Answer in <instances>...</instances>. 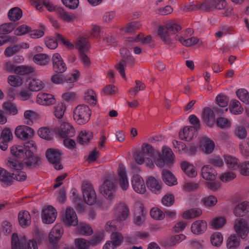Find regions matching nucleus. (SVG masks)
<instances>
[{"label":"nucleus","mask_w":249,"mask_h":249,"mask_svg":"<svg viewBox=\"0 0 249 249\" xmlns=\"http://www.w3.org/2000/svg\"><path fill=\"white\" fill-rule=\"evenodd\" d=\"M36 150V146L33 141L25 142L23 146L16 145L11 147V153L15 158H10L7 165L15 170L13 173H11L12 182L14 179L22 181L26 178V174L21 171L23 165L20 161H22L28 167H36L39 165L40 158L34 155Z\"/></svg>","instance_id":"1"},{"label":"nucleus","mask_w":249,"mask_h":249,"mask_svg":"<svg viewBox=\"0 0 249 249\" xmlns=\"http://www.w3.org/2000/svg\"><path fill=\"white\" fill-rule=\"evenodd\" d=\"M181 30V27L177 22L171 21L165 25H160L158 30V34L161 40L166 45L175 46V40H178L181 44L186 47H190L196 44L198 42L196 37H191L184 39L182 36L176 35L174 37L171 36Z\"/></svg>","instance_id":"2"},{"label":"nucleus","mask_w":249,"mask_h":249,"mask_svg":"<svg viewBox=\"0 0 249 249\" xmlns=\"http://www.w3.org/2000/svg\"><path fill=\"white\" fill-rule=\"evenodd\" d=\"M155 152L150 144H143L141 150H136L133 154L134 159L137 163L142 165L145 159H147L150 168L154 166L151 158H154Z\"/></svg>","instance_id":"3"},{"label":"nucleus","mask_w":249,"mask_h":249,"mask_svg":"<svg viewBox=\"0 0 249 249\" xmlns=\"http://www.w3.org/2000/svg\"><path fill=\"white\" fill-rule=\"evenodd\" d=\"M36 7L38 10H40L44 6L50 12L55 11L60 18L65 21L71 22L73 19L72 15L66 12L61 7L54 6L48 0H36Z\"/></svg>","instance_id":"4"},{"label":"nucleus","mask_w":249,"mask_h":249,"mask_svg":"<svg viewBox=\"0 0 249 249\" xmlns=\"http://www.w3.org/2000/svg\"><path fill=\"white\" fill-rule=\"evenodd\" d=\"M11 244L12 249H38L36 241L29 240L27 242V239L25 236L18 237L16 233L12 235Z\"/></svg>","instance_id":"5"},{"label":"nucleus","mask_w":249,"mask_h":249,"mask_svg":"<svg viewBox=\"0 0 249 249\" xmlns=\"http://www.w3.org/2000/svg\"><path fill=\"white\" fill-rule=\"evenodd\" d=\"M73 115L74 120L78 124H84L89 120L91 110L87 105H79L74 108Z\"/></svg>","instance_id":"6"},{"label":"nucleus","mask_w":249,"mask_h":249,"mask_svg":"<svg viewBox=\"0 0 249 249\" xmlns=\"http://www.w3.org/2000/svg\"><path fill=\"white\" fill-rule=\"evenodd\" d=\"M75 46L79 51L80 58L85 67H89L90 64V61L88 56L85 54L89 47L90 44L88 39L84 37H80L75 42Z\"/></svg>","instance_id":"7"},{"label":"nucleus","mask_w":249,"mask_h":249,"mask_svg":"<svg viewBox=\"0 0 249 249\" xmlns=\"http://www.w3.org/2000/svg\"><path fill=\"white\" fill-rule=\"evenodd\" d=\"M83 198L85 202L89 205H93L96 201L97 196L93 186L89 183L84 182L82 185Z\"/></svg>","instance_id":"8"},{"label":"nucleus","mask_w":249,"mask_h":249,"mask_svg":"<svg viewBox=\"0 0 249 249\" xmlns=\"http://www.w3.org/2000/svg\"><path fill=\"white\" fill-rule=\"evenodd\" d=\"M61 155V152L60 150L52 148L47 150L46 152V156L48 161L53 164L54 168L57 170L63 168L60 162Z\"/></svg>","instance_id":"9"},{"label":"nucleus","mask_w":249,"mask_h":249,"mask_svg":"<svg viewBox=\"0 0 249 249\" xmlns=\"http://www.w3.org/2000/svg\"><path fill=\"white\" fill-rule=\"evenodd\" d=\"M120 53L123 56V59L122 61L120 62L116 65V68L120 73L121 76L123 78H125V74L124 66L126 65V63L127 62L130 63H133L134 60L131 56H129V52L126 49H121Z\"/></svg>","instance_id":"10"},{"label":"nucleus","mask_w":249,"mask_h":249,"mask_svg":"<svg viewBox=\"0 0 249 249\" xmlns=\"http://www.w3.org/2000/svg\"><path fill=\"white\" fill-rule=\"evenodd\" d=\"M115 190V183L110 179L105 180L100 188L101 194L109 200L113 199Z\"/></svg>","instance_id":"11"},{"label":"nucleus","mask_w":249,"mask_h":249,"mask_svg":"<svg viewBox=\"0 0 249 249\" xmlns=\"http://www.w3.org/2000/svg\"><path fill=\"white\" fill-rule=\"evenodd\" d=\"M173 144L176 152L180 154H186L188 155H195L196 152V149L195 145L191 144L189 147L182 142L174 140L173 141Z\"/></svg>","instance_id":"12"},{"label":"nucleus","mask_w":249,"mask_h":249,"mask_svg":"<svg viewBox=\"0 0 249 249\" xmlns=\"http://www.w3.org/2000/svg\"><path fill=\"white\" fill-rule=\"evenodd\" d=\"M56 216V210L51 206H47L42 212V221L45 224H49L53 223L55 221Z\"/></svg>","instance_id":"13"},{"label":"nucleus","mask_w":249,"mask_h":249,"mask_svg":"<svg viewBox=\"0 0 249 249\" xmlns=\"http://www.w3.org/2000/svg\"><path fill=\"white\" fill-rule=\"evenodd\" d=\"M131 184L135 192L140 194H143L146 190L143 178L139 175H133L131 179Z\"/></svg>","instance_id":"14"},{"label":"nucleus","mask_w":249,"mask_h":249,"mask_svg":"<svg viewBox=\"0 0 249 249\" xmlns=\"http://www.w3.org/2000/svg\"><path fill=\"white\" fill-rule=\"evenodd\" d=\"M234 228L241 238L244 239L247 236L249 228L247 222L243 219H240L235 221Z\"/></svg>","instance_id":"15"},{"label":"nucleus","mask_w":249,"mask_h":249,"mask_svg":"<svg viewBox=\"0 0 249 249\" xmlns=\"http://www.w3.org/2000/svg\"><path fill=\"white\" fill-rule=\"evenodd\" d=\"M119 184L123 190H126L129 187V182L125 168L124 165L120 164L118 170Z\"/></svg>","instance_id":"16"},{"label":"nucleus","mask_w":249,"mask_h":249,"mask_svg":"<svg viewBox=\"0 0 249 249\" xmlns=\"http://www.w3.org/2000/svg\"><path fill=\"white\" fill-rule=\"evenodd\" d=\"M197 131L192 126H185L179 132V137L182 140L190 141L196 137Z\"/></svg>","instance_id":"17"},{"label":"nucleus","mask_w":249,"mask_h":249,"mask_svg":"<svg viewBox=\"0 0 249 249\" xmlns=\"http://www.w3.org/2000/svg\"><path fill=\"white\" fill-rule=\"evenodd\" d=\"M52 61L53 70L55 72L63 73L66 71V65L59 53H56L53 55Z\"/></svg>","instance_id":"18"},{"label":"nucleus","mask_w":249,"mask_h":249,"mask_svg":"<svg viewBox=\"0 0 249 249\" xmlns=\"http://www.w3.org/2000/svg\"><path fill=\"white\" fill-rule=\"evenodd\" d=\"M63 233V229L60 224L56 225L52 229L49 234L50 243L55 244L58 242Z\"/></svg>","instance_id":"19"},{"label":"nucleus","mask_w":249,"mask_h":249,"mask_svg":"<svg viewBox=\"0 0 249 249\" xmlns=\"http://www.w3.org/2000/svg\"><path fill=\"white\" fill-rule=\"evenodd\" d=\"M16 136L21 139H27L33 135V129L26 125L18 126L15 132Z\"/></svg>","instance_id":"20"},{"label":"nucleus","mask_w":249,"mask_h":249,"mask_svg":"<svg viewBox=\"0 0 249 249\" xmlns=\"http://www.w3.org/2000/svg\"><path fill=\"white\" fill-rule=\"evenodd\" d=\"M129 214V211L127 207L123 203L117 205L115 212V215L117 221H123L125 220Z\"/></svg>","instance_id":"21"},{"label":"nucleus","mask_w":249,"mask_h":249,"mask_svg":"<svg viewBox=\"0 0 249 249\" xmlns=\"http://www.w3.org/2000/svg\"><path fill=\"white\" fill-rule=\"evenodd\" d=\"M63 218L64 222L66 225L74 226L78 224L77 215L73 209L67 208Z\"/></svg>","instance_id":"22"},{"label":"nucleus","mask_w":249,"mask_h":249,"mask_svg":"<svg viewBox=\"0 0 249 249\" xmlns=\"http://www.w3.org/2000/svg\"><path fill=\"white\" fill-rule=\"evenodd\" d=\"M161 182L153 177H149L146 180L148 188L153 193L159 194L161 192Z\"/></svg>","instance_id":"23"},{"label":"nucleus","mask_w":249,"mask_h":249,"mask_svg":"<svg viewBox=\"0 0 249 249\" xmlns=\"http://www.w3.org/2000/svg\"><path fill=\"white\" fill-rule=\"evenodd\" d=\"M55 101L54 96L51 94L40 92L37 96V102L41 105L48 106L53 104Z\"/></svg>","instance_id":"24"},{"label":"nucleus","mask_w":249,"mask_h":249,"mask_svg":"<svg viewBox=\"0 0 249 249\" xmlns=\"http://www.w3.org/2000/svg\"><path fill=\"white\" fill-rule=\"evenodd\" d=\"M59 134L61 137L63 138L71 137L75 134V130L70 124L63 123L60 125Z\"/></svg>","instance_id":"25"},{"label":"nucleus","mask_w":249,"mask_h":249,"mask_svg":"<svg viewBox=\"0 0 249 249\" xmlns=\"http://www.w3.org/2000/svg\"><path fill=\"white\" fill-rule=\"evenodd\" d=\"M216 175V171L210 165H205L201 169V176L205 180H213Z\"/></svg>","instance_id":"26"},{"label":"nucleus","mask_w":249,"mask_h":249,"mask_svg":"<svg viewBox=\"0 0 249 249\" xmlns=\"http://www.w3.org/2000/svg\"><path fill=\"white\" fill-rule=\"evenodd\" d=\"M200 144L203 151L207 154L211 153L215 147L213 141L205 136L201 138Z\"/></svg>","instance_id":"27"},{"label":"nucleus","mask_w":249,"mask_h":249,"mask_svg":"<svg viewBox=\"0 0 249 249\" xmlns=\"http://www.w3.org/2000/svg\"><path fill=\"white\" fill-rule=\"evenodd\" d=\"M202 119L207 125L212 126L215 120L213 111L209 107L205 108L202 115Z\"/></svg>","instance_id":"28"},{"label":"nucleus","mask_w":249,"mask_h":249,"mask_svg":"<svg viewBox=\"0 0 249 249\" xmlns=\"http://www.w3.org/2000/svg\"><path fill=\"white\" fill-rule=\"evenodd\" d=\"M207 224L203 220H197L191 226V231L194 234H199L204 232L207 229Z\"/></svg>","instance_id":"29"},{"label":"nucleus","mask_w":249,"mask_h":249,"mask_svg":"<svg viewBox=\"0 0 249 249\" xmlns=\"http://www.w3.org/2000/svg\"><path fill=\"white\" fill-rule=\"evenodd\" d=\"M248 212H249V202L244 201L235 207L234 213L236 216H243Z\"/></svg>","instance_id":"30"},{"label":"nucleus","mask_w":249,"mask_h":249,"mask_svg":"<svg viewBox=\"0 0 249 249\" xmlns=\"http://www.w3.org/2000/svg\"><path fill=\"white\" fill-rule=\"evenodd\" d=\"M181 169L189 177L194 178L197 175L195 166L187 161H183L181 164Z\"/></svg>","instance_id":"31"},{"label":"nucleus","mask_w":249,"mask_h":249,"mask_svg":"<svg viewBox=\"0 0 249 249\" xmlns=\"http://www.w3.org/2000/svg\"><path fill=\"white\" fill-rule=\"evenodd\" d=\"M151 40V36H147L144 37L142 34H140L136 36L129 37L126 40V44L129 45V43L138 42L141 41L143 43H148L150 42Z\"/></svg>","instance_id":"32"},{"label":"nucleus","mask_w":249,"mask_h":249,"mask_svg":"<svg viewBox=\"0 0 249 249\" xmlns=\"http://www.w3.org/2000/svg\"><path fill=\"white\" fill-rule=\"evenodd\" d=\"M163 180L169 186H173L177 184V181L175 177L169 171L163 170L162 172Z\"/></svg>","instance_id":"33"},{"label":"nucleus","mask_w":249,"mask_h":249,"mask_svg":"<svg viewBox=\"0 0 249 249\" xmlns=\"http://www.w3.org/2000/svg\"><path fill=\"white\" fill-rule=\"evenodd\" d=\"M0 181L2 182L3 185L6 186L12 184L11 173L1 167H0Z\"/></svg>","instance_id":"34"},{"label":"nucleus","mask_w":249,"mask_h":249,"mask_svg":"<svg viewBox=\"0 0 249 249\" xmlns=\"http://www.w3.org/2000/svg\"><path fill=\"white\" fill-rule=\"evenodd\" d=\"M18 217L19 224L21 227H26L30 224L31 216L28 212L25 211L19 212Z\"/></svg>","instance_id":"35"},{"label":"nucleus","mask_w":249,"mask_h":249,"mask_svg":"<svg viewBox=\"0 0 249 249\" xmlns=\"http://www.w3.org/2000/svg\"><path fill=\"white\" fill-rule=\"evenodd\" d=\"M79 75V72L75 71V72L64 77V84L65 87L69 89H71L73 86V83L77 80Z\"/></svg>","instance_id":"36"},{"label":"nucleus","mask_w":249,"mask_h":249,"mask_svg":"<svg viewBox=\"0 0 249 249\" xmlns=\"http://www.w3.org/2000/svg\"><path fill=\"white\" fill-rule=\"evenodd\" d=\"M93 134L89 131L82 130L78 137V142L82 144L87 143L92 139Z\"/></svg>","instance_id":"37"},{"label":"nucleus","mask_w":249,"mask_h":249,"mask_svg":"<svg viewBox=\"0 0 249 249\" xmlns=\"http://www.w3.org/2000/svg\"><path fill=\"white\" fill-rule=\"evenodd\" d=\"M22 10L18 7H14L11 9L8 14V17L11 21L18 20L22 17Z\"/></svg>","instance_id":"38"},{"label":"nucleus","mask_w":249,"mask_h":249,"mask_svg":"<svg viewBox=\"0 0 249 249\" xmlns=\"http://www.w3.org/2000/svg\"><path fill=\"white\" fill-rule=\"evenodd\" d=\"M224 160L228 167L231 170H236L239 167L238 160L231 156L226 155Z\"/></svg>","instance_id":"39"},{"label":"nucleus","mask_w":249,"mask_h":249,"mask_svg":"<svg viewBox=\"0 0 249 249\" xmlns=\"http://www.w3.org/2000/svg\"><path fill=\"white\" fill-rule=\"evenodd\" d=\"M44 87L43 83L38 79H32L29 82V89L31 91H37Z\"/></svg>","instance_id":"40"},{"label":"nucleus","mask_w":249,"mask_h":249,"mask_svg":"<svg viewBox=\"0 0 249 249\" xmlns=\"http://www.w3.org/2000/svg\"><path fill=\"white\" fill-rule=\"evenodd\" d=\"M240 244V238L235 235H231L227 240V247L229 249H235Z\"/></svg>","instance_id":"41"},{"label":"nucleus","mask_w":249,"mask_h":249,"mask_svg":"<svg viewBox=\"0 0 249 249\" xmlns=\"http://www.w3.org/2000/svg\"><path fill=\"white\" fill-rule=\"evenodd\" d=\"M50 60V57L44 53H38L34 57V62L39 65H45Z\"/></svg>","instance_id":"42"},{"label":"nucleus","mask_w":249,"mask_h":249,"mask_svg":"<svg viewBox=\"0 0 249 249\" xmlns=\"http://www.w3.org/2000/svg\"><path fill=\"white\" fill-rule=\"evenodd\" d=\"M202 213L199 209H192L185 212L182 214V217L185 219L193 218L199 216Z\"/></svg>","instance_id":"43"},{"label":"nucleus","mask_w":249,"mask_h":249,"mask_svg":"<svg viewBox=\"0 0 249 249\" xmlns=\"http://www.w3.org/2000/svg\"><path fill=\"white\" fill-rule=\"evenodd\" d=\"M77 232L81 235H90L92 234L93 231L89 225L80 224L77 227Z\"/></svg>","instance_id":"44"},{"label":"nucleus","mask_w":249,"mask_h":249,"mask_svg":"<svg viewBox=\"0 0 249 249\" xmlns=\"http://www.w3.org/2000/svg\"><path fill=\"white\" fill-rule=\"evenodd\" d=\"M238 98L246 104H249V93L244 89H238L236 92Z\"/></svg>","instance_id":"45"},{"label":"nucleus","mask_w":249,"mask_h":249,"mask_svg":"<svg viewBox=\"0 0 249 249\" xmlns=\"http://www.w3.org/2000/svg\"><path fill=\"white\" fill-rule=\"evenodd\" d=\"M66 110V106L64 103H59L54 107V114L58 119L63 117Z\"/></svg>","instance_id":"46"},{"label":"nucleus","mask_w":249,"mask_h":249,"mask_svg":"<svg viewBox=\"0 0 249 249\" xmlns=\"http://www.w3.org/2000/svg\"><path fill=\"white\" fill-rule=\"evenodd\" d=\"M162 158L167 161V164H171L173 162V153L171 149L168 147H164L162 149Z\"/></svg>","instance_id":"47"},{"label":"nucleus","mask_w":249,"mask_h":249,"mask_svg":"<svg viewBox=\"0 0 249 249\" xmlns=\"http://www.w3.org/2000/svg\"><path fill=\"white\" fill-rule=\"evenodd\" d=\"M230 110L232 114L238 115L242 113L243 108L241 107V104L239 101L234 100L232 102L231 105L230 107Z\"/></svg>","instance_id":"48"},{"label":"nucleus","mask_w":249,"mask_h":249,"mask_svg":"<svg viewBox=\"0 0 249 249\" xmlns=\"http://www.w3.org/2000/svg\"><path fill=\"white\" fill-rule=\"evenodd\" d=\"M34 71V69L30 66H20L15 69V73L20 75L29 74Z\"/></svg>","instance_id":"49"},{"label":"nucleus","mask_w":249,"mask_h":249,"mask_svg":"<svg viewBox=\"0 0 249 249\" xmlns=\"http://www.w3.org/2000/svg\"><path fill=\"white\" fill-rule=\"evenodd\" d=\"M211 242L213 246L218 247L223 242V236L220 232L213 233L211 237Z\"/></svg>","instance_id":"50"},{"label":"nucleus","mask_w":249,"mask_h":249,"mask_svg":"<svg viewBox=\"0 0 249 249\" xmlns=\"http://www.w3.org/2000/svg\"><path fill=\"white\" fill-rule=\"evenodd\" d=\"M38 133L41 138L47 140H50L53 137V133L47 127L40 128L38 131Z\"/></svg>","instance_id":"51"},{"label":"nucleus","mask_w":249,"mask_h":249,"mask_svg":"<svg viewBox=\"0 0 249 249\" xmlns=\"http://www.w3.org/2000/svg\"><path fill=\"white\" fill-rule=\"evenodd\" d=\"M3 107L6 113L10 115H15L18 110L16 107L11 102H5L3 105Z\"/></svg>","instance_id":"52"},{"label":"nucleus","mask_w":249,"mask_h":249,"mask_svg":"<svg viewBox=\"0 0 249 249\" xmlns=\"http://www.w3.org/2000/svg\"><path fill=\"white\" fill-rule=\"evenodd\" d=\"M85 98L90 104L94 105L96 103L95 93L92 89H88L85 92Z\"/></svg>","instance_id":"53"},{"label":"nucleus","mask_w":249,"mask_h":249,"mask_svg":"<svg viewBox=\"0 0 249 249\" xmlns=\"http://www.w3.org/2000/svg\"><path fill=\"white\" fill-rule=\"evenodd\" d=\"M111 239L112 240V246L116 248L121 245L123 240V237L121 233L115 232L112 233Z\"/></svg>","instance_id":"54"},{"label":"nucleus","mask_w":249,"mask_h":249,"mask_svg":"<svg viewBox=\"0 0 249 249\" xmlns=\"http://www.w3.org/2000/svg\"><path fill=\"white\" fill-rule=\"evenodd\" d=\"M150 215L156 220H162L165 217V214L158 208H153L151 210Z\"/></svg>","instance_id":"55"},{"label":"nucleus","mask_w":249,"mask_h":249,"mask_svg":"<svg viewBox=\"0 0 249 249\" xmlns=\"http://www.w3.org/2000/svg\"><path fill=\"white\" fill-rule=\"evenodd\" d=\"M229 102L228 98L225 95H218L216 97V102L217 105L222 107L226 108L225 111L228 110V104Z\"/></svg>","instance_id":"56"},{"label":"nucleus","mask_w":249,"mask_h":249,"mask_svg":"<svg viewBox=\"0 0 249 249\" xmlns=\"http://www.w3.org/2000/svg\"><path fill=\"white\" fill-rule=\"evenodd\" d=\"M136 86L129 90L130 93L132 95H135L139 91L144 89L145 85L139 80L135 81Z\"/></svg>","instance_id":"57"},{"label":"nucleus","mask_w":249,"mask_h":249,"mask_svg":"<svg viewBox=\"0 0 249 249\" xmlns=\"http://www.w3.org/2000/svg\"><path fill=\"white\" fill-rule=\"evenodd\" d=\"M15 28L14 24L12 23H7L0 26V34L6 35L11 32Z\"/></svg>","instance_id":"58"},{"label":"nucleus","mask_w":249,"mask_h":249,"mask_svg":"<svg viewBox=\"0 0 249 249\" xmlns=\"http://www.w3.org/2000/svg\"><path fill=\"white\" fill-rule=\"evenodd\" d=\"M8 83L13 87H18L21 85L22 80L18 75H10L8 78Z\"/></svg>","instance_id":"59"},{"label":"nucleus","mask_w":249,"mask_h":249,"mask_svg":"<svg viewBox=\"0 0 249 249\" xmlns=\"http://www.w3.org/2000/svg\"><path fill=\"white\" fill-rule=\"evenodd\" d=\"M76 247L78 249H87L90 245V243L83 238H77L75 240Z\"/></svg>","instance_id":"60"},{"label":"nucleus","mask_w":249,"mask_h":249,"mask_svg":"<svg viewBox=\"0 0 249 249\" xmlns=\"http://www.w3.org/2000/svg\"><path fill=\"white\" fill-rule=\"evenodd\" d=\"M206 11H213L215 9V0H208L203 2L201 6Z\"/></svg>","instance_id":"61"},{"label":"nucleus","mask_w":249,"mask_h":249,"mask_svg":"<svg viewBox=\"0 0 249 249\" xmlns=\"http://www.w3.org/2000/svg\"><path fill=\"white\" fill-rule=\"evenodd\" d=\"M226 220L222 217H217L213 220L212 226L215 229H218L222 227L225 223Z\"/></svg>","instance_id":"62"},{"label":"nucleus","mask_w":249,"mask_h":249,"mask_svg":"<svg viewBox=\"0 0 249 249\" xmlns=\"http://www.w3.org/2000/svg\"><path fill=\"white\" fill-rule=\"evenodd\" d=\"M124 240L125 242L134 244H136L138 240V233L137 232H135L126 235L124 237Z\"/></svg>","instance_id":"63"},{"label":"nucleus","mask_w":249,"mask_h":249,"mask_svg":"<svg viewBox=\"0 0 249 249\" xmlns=\"http://www.w3.org/2000/svg\"><path fill=\"white\" fill-rule=\"evenodd\" d=\"M216 124L217 126L221 128L229 127L231 126L230 121L224 117L218 118L216 120Z\"/></svg>","instance_id":"64"}]
</instances>
